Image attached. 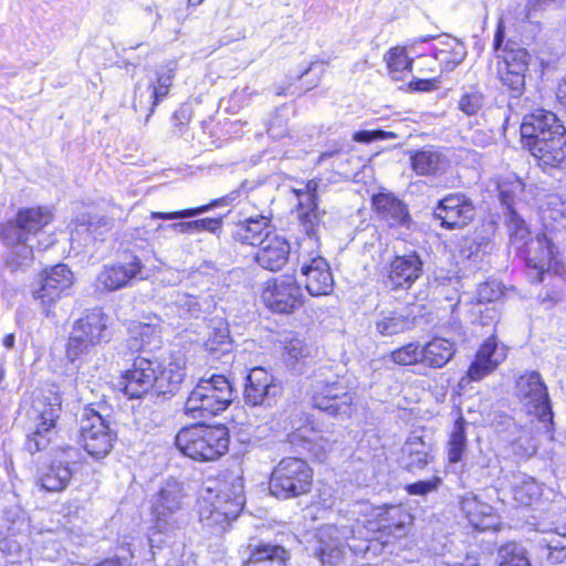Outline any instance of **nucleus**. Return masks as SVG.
Returning <instances> with one entry per match:
<instances>
[{
    "mask_svg": "<svg viewBox=\"0 0 566 566\" xmlns=\"http://www.w3.org/2000/svg\"><path fill=\"white\" fill-rule=\"evenodd\" d=\"M385 59L394 80H399L402 72L411 70L412 59L407 55L405 48L396 46L390 49Z\"/></svg>",
    "mask_w": 566,
    "mask_h": 566,
    "instance_id": "obj_44",
    "label": "nucleus"
},
{
    "mask_svg": "<svg viewBox=\"0 0 566 566\" xmlns=\"http://www.w3.org/2000/svg\"><path fill=\"white\" fill-rule=\"evenodd\" d=\"M523 190L524 184L520 179H516L511 185L503 184L500 186V199L507 210L512 209L515 197L522 193Z\"/></svg>",
    "mask_w": 566,
    "mask_h": 566,
    "instance_id": "obj_52",
    "label": "nucleus"
},
{
    "mask_svg": "<svg viewBox=\"0 0 566 566\" xmlns=\"http://www.w3.org/2000/svg\"><path fill=\"white\" fill-rule=\"evenodd\" d=\"M313 471L301 458L282 459L273 469L270 479V492L280 500L297 497L310 492Z\"/></svg>",
    "mask_w": 566,
    "mask_h": 566,
    "instance_id": "obj_8",
    "label": "nucleus"
},
{
    "mask_svg": "<svg viewBox=\"0 0 566 566\" xmlns=\"http://www.w3.org/2000/svg\"><path fill=\"white\" fill-rule=\"evenodd\" d=\"M281 395V386L264 368L250 370L244 387V401L250 406L271 405Z\"/></svg>",
    "mask_w": 566,
    "mask_h": 566,
    "instance_id": "obj_20",
    "label": "nucleus"
},
{
    "mask_svg": "<svg viewBox=\"0 0 566 566\" xmlns=\"http://www.w3.org/2000/svg\"><path fill=\"white\" fill-rule=\"evenodd\" d=\"M517 396L527 413L534 415L541 422L553 419L547 387L539 373L531 371L522 375L516 384Z\"/></svg>",
    "mask_w": 566,
    "mask_h": 566,
    "instance_id": "obj_15",
    "label": "nucleus"
},
{
    "mask_svg": "<svg viewBox=\"0 0 566 566\" xmlns=\"http://www.w3.org/2000/svg\"><path fill=\"white\" fill-rule=\"evenodd\" d=\"M195 232L208 231L217 233L222 227V220L220 218H205L193 221Z\"/></svg>",
    "mask_w": 566,
    "mask_h": 566,
    "instance_id": "obj_59",
    "label": "nucleus"
},
{
    "mask_svg": "<svg viewBox=\"0 0 566 566\" xmlns=\"http://www.w3.org/2000/svg\"><path fill=\"white\" fill-rule=\"evenodd\" d=\"M499 556L501 558L500 566H530L525 549L516 543L503 545L499 551Z\"/></svg>",
    "mask_w": 566,
    "mask_h": 566,
    "instance_id": "obj_48",
    "label": "nucleus"
},
{
    "mask_svg": "<svg viewBox=\"0 0 566 566\" xmlns=\"http://www.w3.org/2000/svg\"><path fill=\"white\" fill-rule=\"evenodd\" d=\"M312 348L300 338H291L285 343V360L294 370L298 369V364L308 358Z\"/></svg>",
    "mask_w": 566,
    "mask_h": 566,
    "instance_id": "obj_45",
    "label": "nucleus"
},
{
    "mask_svg": "<svg viewBox=\"0 0 566 566\" xmlns=\"http://www.w3.org/2000/svg\"><path fill=\"white\" fill-rule=\"evenodd\" d=\"M205 348L214 358H220L232 350V339L227 321L220 317L210 319Z\"/></svg>",
    "mask_w": 566,
    "mask_h": 566,
    "instance_id": "obj_32",
    "label": "nucleus"
},
{
    "mask_svg": "<svg viewBox=\"0 0 566 566\" xmlns=\"http://www.w3.org/2000/svg\"><path fill=\"white\" fill-rule=\"evenodd\" d=\"M185 376V369L178 363L171 361L163 368L157 360L137 357L132 368L123 375V391L129 399H139L148 394L171 396Z\"/></svg>",
    "mask_w": 566,
    "mask_h": 566,
    "instance_id": "obj_3",
    "label": "nucleus"
},
{
    "mask_svg": "<svg viewBox=\"0 0 566 566\" xmlns=\"http://www.w3.org/2000/svg\"><path fill=\"white\" fill-rule=\"evenodd\" d=\"M411 167L419 176H434L446 170L448 161L438 150L426 148L415 151L411 157Z\"/></svg>",
    "mask_w": 566,
    "mask_h": 566,
    "instance_id": "obj_33",
    "label": "nucleus"
},
{
    "mask_svg": "<svg viewBox=\"0 0 566 566\" xmlns=\"http://www.w3.org/2000/svg\"><path fill=\"white\" fill-rule=\"evenodd\" d=\"M465 420L460 416L453 426L449 439L448 459L452 463H457L462 459V454L467 448Z\"/></svg>",
    "mask_w": 566,
    "mask_h": 566,
    "instance_id": "obj_43",
    "label": "nucleus"
},
{
    "mask_svg": "<svg viewBox=\"0 0 566 566\" xmlns=\"http://www.w3.org/2000/svg\"><path fill=\"white\" fill-rule=\"evenodd\" d=\"M554 136H559V137L566 136V128L560 123L558 117L556 118V123L554 125H552V127L547 128V130L545 132V139H553V138L555 139Z\"/></svg>",
    "mask_w": 566,
    "mask_h": 566,
    "instance_id": "obj_64",
    "label": "nucleus"
},
{
    "mask_svg": "<svg viewBox=\"0 0 566 566\" xmlns=\"http://www.w3.org/2000/svg\"><path fill=\"white\" fill-rule=\"evenodd\" d=\"M239 197V191L234 190L230 193L226 195L224 197H221L219 199L212 200L210 203L197 207V208H190L185 209L176 212H151L150 217L153 219H163V220H177V219H187L197 217L201 213H205L213 208H218L221 206H228L232 201H234Z\"/></svg>",
    "mask_w": 566,
    "mask_h": 566,
    "instance_id": "obj_39",
    "label": "nucleus"
},
{
    "mask_svg": "<svg viewBox=\"0 0 566 566\" xmlns=\"http://www.w3.org/2000/svg\"><path fill=\"white\" fill-rule=\"evenodd\" d=\"M303 441V448L307 450L314 458L323 462L327 454L332 451L334 443L337 439H331L323 434H315L313 438H304L300 431L293 432L290 436V442L296 444Z\"/></svg>",
    "mask_w": 566,
    "mask_h": 566,
    "instance_id": "obj_40",
    "label": "nucleus"
},
{
    "mask_svg": "<svg viewBox=\"0 0 566 566\" xmlns=\"http://www.w3.org/2000/svg\"><path fill=\"white\" fill-rule=\"evenodd\" d=\"M505 27L502 19L499 20L494 35L493 48L496 53L497 74L504 86L512 96L518 97L525 87V73L528 67V53L516 43L509 41L503 48Z\"/></svg>",
    "mask_w": 566,
    "mask_h": 566,
    "instance_id": "obj_6",
    "label": "nucleus"
},
{
    "mask_svg": "<svg viewBox=\"0 0 566 566\" xmlns=\"http://www.w3.org/2000/svg\"><path fill=\"white\" fill-rule=\"evenodd\" d=\"M273 233L270 219L259 214L238 222L232 237L235 241L243 244L260 245L263 242V238Z\"/></svg>",
    "mask_w": 566,
    "mask_h": 566,
    "instance_id": "obj_30",
    "label": "nucleus"
},
{
    "mask_svg": "<svg viewBox=\"0 0 566 566\" xmlns=\"http://www.w3.org/2000/svg\"><path fill=\"white\" fill-rule=\"evenodd\" d=\"M543 139L528 149L542 168H557L566 159V136Z\"/></svg>",
    "mask_w": 566,
    "mask_h": 566,
    "instance_id": "obj_29",
    "label": "nucleus"
},
{
    "mask_svg": "<svg viewBox=\"0 0 566 566\" xmlns=\"http://www.w3.org/2000/svg\"><path fill=\"white\" fill-rule=\"evenodd\" d=\"M448 52L444 50L439 51L436 54V60L442 65L444 71H452L457 65H459L463 59L462 54H454L452 60L448 59Z\"/></svg>",
    "mask_w": 566,
    "mask_h": 566,
    "instance_id": "obj_61",
    "label": "nucleus"
},
{
    "mask_svg": "<svg viewBox=\"0 0 566 566\" xmlns=\"http://www.w3.org/2000/svg\"><path fill=\"white\" fill-rule=\"evenodd\" d=\"M290 252V243L274 232L263 238L254 259L263 269L275 272L287 262Z\"/></svg>",
    "mask_w": 566,
    "mask_h": 566,
    "instance_id": "obj_25",
    "label": "nucleus"
},
{
    "mask_svg": "<svg viewBox=\"0 0 566 566\" xmlns=\"http://www.w3.org/2000/svg\"><path fill=\"white\" fill-rule=\"evenodd\" d=\"M430 447L421 438L409 439L402 448V465L409 472L423 469L430 461Z\"/></svg>",
    "mask_w": 566,
    "mask_h": 566,
    "instance_id": "obj_34",
    "label": "nucleus"
},
{
    "mask_svg": "<svg viewBox=\"0 0 566 566\" xmlns=\"http://www.w3.org/2000/svg\"><path fill=\"white\" fill-rule=\"evenodd\" d=\"M335 505V499L329 488H324L318 491L317 501L310 507V510H323L324 512L331 510Z\"/></svg>",
    "mask_w": 566,
    "mask_h": 566,
    "instance_id": "obj_58",
    "label": "nucleus"
},
{
    "mask_svg": "<svg viewBox=\"0 0 566 566\" xmlns=\"http://www.w3.org/2000/svg\"><path fill=\"white\" fill-rule=\"evenodd\" d=\"M289 558L290 555L284 547L262 544L251 552L243 566H285Z\"/></svg>",
    "mask_w": 566,
    "mask_h": 566,
    "instance_id": "obj_35",
    "label": "nucleus"
},
{
    "mask_svg": "<svg viewBox=\"0 0 566 566\" xmlns=\"http://www.w3.org/2000/svg\"><path fill=\"white\" fill-rule=\"evenodd\" d=\"M61 397L53 390H41L32 400L28 418L32 423L31 433L25 441L30 453L44 450L54 434L56 420L61 413Z\"/></svg>",
    "mask_w": 566,
    "mask_h": 566,
    "instance_id": "obj_5",
    "label": "nucleus"
},
{
    "mask_svg": "<svg viewBox=\"0 0 566 566\" xmlns=\"http://www.w3.org/2000/svg\"><path fill=\"white\" fill-rule=\"evenodd\" d=\"M556 118L554 113L544 109L525 115L521 125V138L524 147L528 150L542 138L545 139V132L556 123Z\"/></svg>",
    "mask_w": 566,
    "mask_h": 566,
    "instance_id": "obj_27",
    "label": "nucleus"
},
{
    "mask_svg": "<svg viewBox=\"0 0 566 566\" xmlns=\"http://www.w3.org/2000/svg\"><path fill=\"white\" fill-rule=\"evenodd\" d=\"M174 80V69L163 67L157 72V78L155 83H150L148 88L151 90L149 98L151 99V106L146 117V122L149 119L155 111V107L168 95L169 88Z\"/></svg>",
    "mask_w": 566,
    "mask_h": 566,
    "instance_id": "obj_42",
    "label": "nucleus"
},
{
    "mask_svg": "<svg viewBox=\"0 0 566 566\" xmlns=\"http://www.w3.org/2000/svg\"><path fill=\"white\" fill-rule=\"evenodd\" d=\"M441 479L434 476L431 480L418 481L406 486V491L410 495H426L430 492L437 491L441 484Z\"/></svg>",
    "mask_w": 566,
    "mask_h": 566,
    "instance_id": "obj_54",
    "label": "nucleus"
},
{
    "mask_svg": "<svg viewBox=\"0 0 566 566\" xmlns=\"http://www.w3.org/2000/svg\"><path fill=\"white\" fill-rule=\"evenodd\" d=\"M454 352L451 342L436 337L422 347L423 364L431 368H441L452 358Z\"/></svg>",
    "mask_w": 566,
    "mask_h": 566,
    "instance_id": "obj_37",
    "label": "nucleus"
},
{
    "mask_svg": "<svg viewBox=\"0 0 566 566\" xmlns=\"http://www.w3.org/2000/svg\"><path fill=\"white\" fill-rule=\"evenodd\" d=\"M542 495V486L534 478L526 474H517L512 482V496L517 505L531 506Z\"/></svg>",
    "mask_w": 566,
    "mask_h": 566,
    "instance_id": "obj_36",
    "label": "nucleus"
},
{
    "mask_svg": "<svg viewBox=\"0 0 566 566\" xmlns=\"http://www.w3.org/2000/svg\"><path fill=\"white\" fill-rule=\"evenodd\" d=\"M115 434L109 423L94 409H84L80 420V441L93 458H104L112 448Z\"/></svg>",
    "mask_w": 566,
    "mask_h": 566,
    "instance_id": "obj_12",
    "label": "nucleus"
},
{
    "mask_svg": "<svg viewBox=\"0 0 566 566\" xmlns=\"http://www.w3.org/2000/svg\"><path fill=\"white\" fill-rule=\"evenodd\" d=\"M298 262L301 274L305 277V287L311 295H328L333 291L334 280L324 258H303Z\"/></svg>",
    "mask_w": 566,
    "mask_h": 566,
    "instance_id": "obj_22",
    "label": "nucleus"
},
{
    "mask_svg": "<svg viewBox=\"0 0 566 566\" xmlns=\"http://www.w3.org/2000/svg\"><path fill=\"white\" fill-rule=\"evenodd\" d=\"M506 223L511 244L517 249V245H521L530 238V231L525 221L513 209L507 212Z\"/></svg>",
    "mask_w": 566,
    "mask_h": 566,
    "instance_id": "obj_47",
    "label": "nucleus"
},
{
    "mask_svg": "<svg viewBox=\"0 0 566 566\" xmlns=\"http://www.w3.org/2000/svg\"><path fill=\"white\" fill-rule=\"evenodd\" d=\"M73 273L64 264H57L39 273L32 285V296L43 314L49 316L52 307L73 285Z\"/></svg>",
    "mask_w": 566,
    "mask_h": 566,
    "instance_id": "obj_11",
    "label": "nucleus"
},
{
    "mask_svg": "<svg viewBox=\"0 0 566 566\" xmlns=\"http://www.w3.org/2000/svg\"><path fill=\"white\" fill-rule=\"evenodd\" d=\"M421 273L422 261L416 252L396 256L387 270L388 283L392 289H408Z\"/></svg>",
    "mask_w": 566,
    "mask_h": 566,
    "instance_id": "obj_24",
    "label": "nucleus"
},
{
    "mask_svg": "<svg viewBox=\"0 0 566 566\" xmlns=\"http://www.w3.org/2000/svg\"><path fill=\"white\" fill-rule=\"evenodd\" d=\"M408 325L406 316L396 311H382L375 321L376 329L382 336L397 335L406 331Z\"/></svg>",
    "mask_w": 566,
    "mask_h": 566,
    "instance_id": "obj_41",
    "label": "nucleus"
},
{
    "mask_svg": "<svg viewBox=\"0 0 566 566\" xmlns=\"http://www.w3.org/2000/svg\"><path fill=\"white\" fill-rule=\"evenodd\" d=\"M484 97L481 92L470 88L464 92L459 99V109L467 115H475L482 108Z\"/></svg>",
    "mask_w": 566,
    "mask_h": 566,
    "instance_id": "obj_50",
    "label": "nucleus"
},
{
    "mask_svg": "<svg viewBox=\"0 0 566 566\" xmlns=\"http://www.w3.org/2000/svg\"><path fill=\"white\" fill-rule=\"evenodd\" d=\"M543 536L537 541L544 551L566 548V526L542 531Z\"/></svg>",
    "mask_w": 566,
    "mask_h": 566,
    "instance_id": "obj_49",
    "label": "nucleus"
},
{
    "mask_svg": "<svg viewBox=\"0 0 566 566\" xmlns=\"http://www.w3.org/2000/svg\"><path fill=\"white\" fill-rule=\"evenodd\" d=\"M78 450L73 447L55 449L52 459L40 476V485L49 492H60L66 489L78 462Z\"/></svg>",
    "mask_w": 566,
    "mask_h": 566,
    "instance_id": "obj_16",
    "label": "nucleus"
},
{
    "mask_svg": "<svg viewBox=\"0 0 566 566\" xmlns=\"http://www.w3.org/2000/svg\"><path fill=\"white\" fill-rule=\"evenodd\" d=\"M216 306L214 298L209 296H193L179 291L171 292L166 302L167 315L181 318L199 317L203 312H209Z\"/></svg>",
    "mask_w": 566,
    "mask_h": 566,
    "instance_id": "obj_23",
    "label": "nucleus"
},
{
    "mask_svg": "<svg viewBox=\"0 0 566 566\" xmlns=\"http://www.w3.org/2000/svg\"><path fill=\"white\" fill-rule=\"evenodd\" d=\"M311 392L313 406L331 416L349 417L354 410L355 395L339 377H316Z\"/></svg>",
    "mask_w": 566,
    "mask_h": 566,
    "instance_id": "obj_10",
    "label": "nucleus"
},
{
    "mask_svg": "<svg viewBox=\"0 0 566 566\" xmlns=\"http://www.w3.org/2000/svg\"><path fill=\"white\" fill-rule=\"evenodd\" d=\"M143 264L137 256L124 265L105 266L98 274V283L109 291H115L125 286L129 280L140 274Z\"/></svg>",
    "mask_w": 566,
    "mask_h": 566,
    "instance_id": "obj_31",
    "label": "nucleus"
},
{
    "mask_svg": "<svg viewBox=\"0 0 566 566\" xmlns=\"http://www.w3.org/2000/svg\"><path fill=\"white\" fill-rule=\"evenodd\" d=\"M53 220L46 207L24 208L15 218L1 224L0 238L7 249L6 262L13 270L28 266L33 261L31 237L36 235Z\"/></svg>",
    "mask_w": 566,
    "mask_h": 566,
    "instance_id": "obj_2",
    "label": "nucleus"
},
{
    "mask_svg": "<svg viewBox=\"0 0 566 566\" xmlns=\"http://www.w3.org/2000/svg\"><path fill=\"white\" fill-rule=\"evenodd\" d=\"M175 443L181 453L196 461H214L228 451L229 433L224 427L195 424L182 428Z\"/></svg>",
    "mask_w": 566,
    "mask_h": 566,
    "instance_id": "obj_4",
    "label": "nucleus"
},
{
    "mask_svg": "<svg viewBox=\"0 0 566 566\" xmlns=\"http://www.w3.org/2000/svg\"><path fill=\"white\" fill-rule=\"evenodd\" d=\"M439 86V80L432 78H416L409 83V87L417 92H432Z\"/></svg>",
    "mask_w": 566,
    "mask_h": 566,
    "instance_id": "obj_60",
    "label": "nucleus"
},
{
    "mask_svg": "<svg viewBox=\"0 0 566 566\" xmlns=\"http://www.w3.org/2000/svg\"><path fill=\"white\" fill-rule=\"evenodd\" d=\"M475 216L472 200L462 192L449 193L439 200L433 217L446 229H460L469 224Z\"/></svg>",
    "mask_w": 566,
    "mask_h": 566,
    "instance_id": "obj_18",
    "label": "nucleus"
},
{
    "mask_svg": "<svg viewBox=\"0 0 566 566\" xmlns=\"http://www.w3.org/2000/svg\"><path fill=\"white\" fill-rule=\"evenodd\" d=\"M184 497L182 484L174 480L167 481L155 495L151 509L155 527L159 532L166 533L179 528V513Z\"/></svg>",
    "mask_w": 566,
    "mask_h": 566,
    "instance_id": "obj_14",
    "label": "nucleus"
},
{
    "mask_svg": "<svg viewBox=\"0 0 566 566\" xmlns=\"http://www.w3.org/2000/svg\"><path fill=\"white\" fill-rule=\"evenodd\" d=\"M297 218L307 235L315 232V228L319 223V214L317 208L314 209H297Z\"/></svg>",
    "mask_w": 566,
    "mask_h": 566,
    "instance_id": "obj_53",
    "label": "nucleus"
},
{
    "mask_svg": "<svg viewBox=\"0 0 566 566\" xmlns=\"http://www.w3.org/2000/svg\"><path fill=\"white\" fill-rule=\"evenodd\" d=\"M262 300L273 312L292 313L302 305L301 287L294 277L280 276L266 283Z\"/></svg>",
    "mask_w": 566,
    "mask_h": 566,
    "instance_id": "obj_17",
    "label": "nucleus"
},
{
    "mask_svg": "<svg viewBox=\"0 0 566 566\" xmlns=\"http://www.w3.org/2000/svg\"><path fill=\"white\" fill-rule=\"evenodd\" d=\"M108 324L109 317L101 310H93L77 319L69 338L67 358L74 361L96 345L108 342Z\"/></svg>",
    "mask_w": 566,
    "mask_h": 566,
    "instance_id": "obj_9",
    "label": "nucleus"
},
{
    "mask_svg": "<svg viewBox=\"0 0 566 566\" xmlns=\"http://www.w3.org/2000/svg\"><path fill=\"white\" fill-rule=\"evenodd\" d=\"M233 400V389L222 375L201 378L189 394L185 411L192 418H207L226 410Z\"/></svg>",
    "mask_w": 566,
    "mask_h": 566,
    "instance_id": "obj_7",
    "label": "nucleus"
},
{
    "mask_svg": "<svg viewBox=\"0 0 566 566\" xmlns=\"http://www.w3.org/2000/svg\"><path fill=\"white\" fill-rule=\"evenodd\" d=\"M397 135L394 132L377 130H359L353 135V139L357 143H373L375 140L394 139Z\"/></svg>",
    "mask_w": 566,
    "mask_h": 566,
    "instance_id": "obj_55",
    "label": "nucleus"
},
{
    "mask_svg": "<svg viewBox=\"0 0 566 566\" xmlns=\"http://www.w3.org/2000/svg\"><path fill=\"white\" fill-rule=\"evenodd\" d=\"M505 358L504 348H499L495 338H488L476 353L475 359L472 361L468 376L471 380H480Z\"/></svg>",
    "mask_w": 566,
    "mask_h": 566,
    "instance_id": "obj_26",
    "label": "nucleus"
},
{
    "mask_svg": "<svg viewBox=\"0 0 566 566\" xmlns=\"http://www.w3.org/2000/svg\"><path fill=\"white\" fill-rule=\"evenodd\" d=\"M545 558L551 564L566 563V548L565 549H547L545 551Z\"/></svg>",
    "mask_w": 566,
    "mask_h": 566,
    "instance_id": "obj_63",
    "label": "nucleus"
},
{
    "mask_svg": "<svg viewBox=\"0 0 566 566\" xmlns=\"http://www.w3.org/2000/svg\"><path fill=\"white\" fill-rule=\"evenodd\" d=\"M413 516L401 505H391L379 509L376 520L371 524L375 525L374 531L377 533L375 542L369 541L365 548H359L367 553L378 542L384 545L390 544L392 541L403 538L411 530Z\"/></svg>",
    "mask_w": 566,
    "mask_h": 566,
    "instance_id": "obj_13",
    "label": "nucleus"
},
{
    "mask_svg": "<svg viewBox=\"0 0 566 566\" xmlns=\"http://www.w3.org/2000/svg\"><path fill=\"white\" fill-rule=\"evenodd\" d=\"M516 251L524 258L526 265L534 271V275L530 274L532 282H543L544 274L549 271L553 259L552 244L546 234L528 238L524 243L517 245Z\"/></svg>",
    "mask_w": 566,
    "mask_h": 566,
    "instance_id": "obj_19",
    "label": "nucleus"
},
{
    "mask_svg": "<svg viewBox=\"0 0 566 566\" xmlns=\"http://www.w3.org/2000/svg\"><path fill=\"white\" fill-rule=\"evenodd\" d=\"M488 247L486 242H476L474 240H464L461 245L460 253L463 258L468 260L476 261L480 258V254L485 253V248Z\"/></svg>",
    "mask_w": 566,
    "mask_h": 566,
    "instance_id": "obj_56",
    "label": "nucleus"
},
{
    "mask_svg": "<svg viewBox=\"0 0 566 566\" xmlns=\"http://www.w3.org/2000/svg\"><path fill=\"white\" fill-rule=\"evenodd\" d=\"M546 206L552 219L559 222L566 221V198L558 193H551L547 196Z\"/></svg>",
    "mask_w": 566,
    "mask_h": 566,
    "instance_id": "obj_51",
    "label": "nucleus"
},
{
    "mask_svg": "<svg viewBox=\"0 0 566 566\" xmlns=\"http://www.w3.org/2000/svg\"><path fill=\"white\" fill-rule=\"evenodd\" d=\"M347 526L338 527L333 524L324 525L317 530V555L323 564L336 565L343 556L345 542L353 535Z\"/></svg>",
    "mask_w": 566,
    "mask_h": 566,
    "instance_id": "obj_21",
    "label": "nucleus"
},
{
    "mask_svg": "<svg viewBox=\"0 0 566 566\" xmlns=\"http://www.w3.org/2000/svg\"><path fill=\"white\" fill-rule=\"evenodd\" d=\"M244 505L243 471L234 467L223 471L214 486L201 490L198 500L199 522L212 534H221Z\"/></svg>",
    "mask_w": 566,
    "mask_h": 566,
    "instance_id": "obj_1",
    "label": "nucleus"
},
{
    "mask_svg": "<svg viewBox=\"0 0 566 566\" xmlns=\"http://www.w3.org/2000/svg\"><path fill=\"white\" fill-rule=\"evenodd\" d=\"M391 360L401 366L423 364L422 347L418 343H409L390 353Z\"/></svg>",
    "mask_w": 566,
    "mask_h": 566,
    "instance_id": "obj_46",
    "label": "nucleus"
},
{
    "mask_svg": "<svg viewBox=\"0 0 566 566\" xmlns=\"http://www.w3.org/2000/svg\"><path fill=\"white\" fill-rule=\"evenodd\" d=\"M460 507L473 527L481 530L489 527L484 520L492 515L493 509L489 504L481 502L476 495L468 493L462 496Z\"/></svg>",
    "mask_w": 566,
    "mask_h": 566,
    "instance_id": "obj_38",
    "label": "nucleus"
},
{
    "mask_svg": "<svg viewBox=\"0 0 566 566\" xmlns=\"http://www.w3.org/2000/svg\"><path fill=\"white\" fill-rule=\"evenodd\" d=\"M298 198V207L297 209H314L317 208V197L307 193H301L296 191Z\"/></svg>",
    "mask_w": 566,
    "mask_h": 566,
    "instance_id": "obj_62",
    "label": "nucleus"
},
{
    "mask_svg": "<svg viewBox=\"0 0 566 566\" xmlns=\"http://www.w3.org/2000/svg\"><path fill=\"white\" fill-rule=\"evenodd\" d=\"M514 452L524 458H530L536 453L537 447L531 437H521L513 443Z\"/></svg>",
    "mask_w": 566,
    "mask_h": 566,
    "instance_id": "obj_57",
    "label": "nucleus"
},
{
    "mask_svg": "<svg viewBox=\"0 0 566 566\" xmlns=\"http://www.w3.org/2000/svg\"><path fill=\"white\" fill-rule=\"evenodd\" d=\"M373 205L381 219L389 226H408L411 221L408 207L392 193L374 195Z\"/></svg>",
    "mask_w": 566,
    "mask_h": 566,
    "instance_id": "obj_28",
    "label": "nucleus"
}]
</instances>
